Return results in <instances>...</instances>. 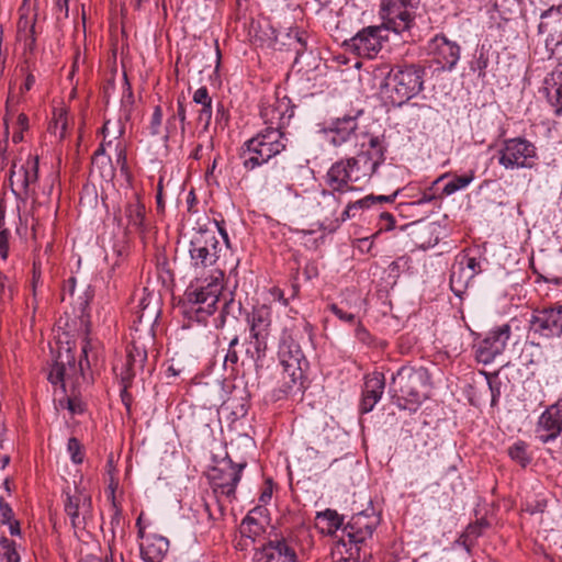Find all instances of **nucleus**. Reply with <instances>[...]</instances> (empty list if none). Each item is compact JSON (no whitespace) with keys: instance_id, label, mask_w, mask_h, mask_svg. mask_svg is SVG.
Listing matches in <instances>:
<instances>
[{"instance_id":"13d9d810","label":"nucleus","mask_w":562,"mask_h":562,"mask_svg":"<svg viewBox=\"0 0 562 562\" xmlns=\"http://www.w3.org/2000/svg\"><path fill=\"white\" fill-rule=\"evenodd\" d=\"M14 518V513L9 503L0 496V524H7Z\"/></svg>"},{"instance_id":"423d86ee","label":"nucleus","mask_w":562,"mask_h":562,"mask_svg":"<svg viewBox=\"0 0 562 562\" xmlns=\"http://www.w3.org/2000/svg\"><path fill=\"white\" fill-rule=\"evenodd\" d=\"M286 146L285 132H279L278 128H262L243 144L240 148L243 167L247 171H252L283 153Z\"/></svg>"},{"instance_id":"6e6552de","label":"nucleus","mask_w":562,"mask_h":562,"mask_svg":"<svg viewBox=\"0 0 562 562\" xmlns=\"http://www.w3.org/2000/svg\"><path fill=\"white\" fill-rule=\"evenodd\" d=\"M505 170L533 169L538 165V148L524 136L503 139L495 155Z\"/></svg>"},{"instance_id":"bb28decb","label":"nucleus","mask_w":562,"mask_h":562,"mask_svg":"<svg viewBox=\"0 0 562 562\" xmlns=\"http://www.w3.org/2000/svg\"><path fill=\"white\" fill-rule=\"evenodd\" d=\"M538 31L540 34H547L546 44L559 46L562 44V12L554 7L546 10L540 16Z\"/></svg>"},{"instance_id":"393cba45","label":"nucleus","mask_w":562,"mask_h":562,"mask_svg":"<svg viewBox=\"0 0 562 562\" xmlns=\"http://www.w3.org/2000/svg\"><path fill=\"white\" fill-rule=\"evenodd\" d=\"M255 562H297L295 550L284 538L269 540L255 553Z\"/></svg>"},{"instance_id":"c756f323","label":"nucleus","mask_w":562,"mask_h":562,"mask_svg":"<svg viewBox=\"0 0 562 562\" xmlns=\"http://www.w3.org/2000/svg\"><path fill=\"white\" fill-rule=\"evenodd\" d=\"M449 172L442 173L436 180H434L430 186L424 190H419L418 199L414 201L401 202L397 204L396 210L403 213L407 207L419 206L426 203H430L437 199H441L443 195H441V192H438L437 186L445 179L449 178Z\"/></svg>"},{"instance_id":"39448f33","label":"nucleus","mask_w":562,"mask_h":562,"mask_svg":"<svg viewBox=\"0 0 562 562\" xmlns=\"http://www.w3.org/2000/svg\"><path fill=\"white\" fill-rule=\"evenodd\" d=\"M374 175V162L364 156L341 158L335 161L324 176L325 186L346 194L356 191V184L367 183Z\"/></svg>"},{"instance_id":"1a4fd4ad","label":"nucleus","mask_w":562,"mask_h":562,"mask_svg":"<svg viewBox=\"0 0 562 562\" xmlns=\"http://www.w3.org/2000/svg\"><path fill=\"white\" fill-rule=\"evenodd\" d=\"M246 322L249 339L246 355L255 362L265 359L268 350V338L272 326V311L267 305L255 306L247 314Z\"/></svg>"},{"instance_id":"5fc2aeb1","label":"nucleus","mask_w":562,"mask_h":562,"mask_svg":"<svg viewBox=\"0 0 562 562\" xmlns=\"http://www.w3.org/2000/svg\"><path fill=\"white\" fill-rule=\"evenodd\" d=\"M7 429L0 425V470H3L10 462V453L5 443Z\"/></svg>"},{"instance_id":"774afa93","label":"nucleus","mask_w":562,"mask_h":562,"mask_svg":"<svg viewBox=\"0 0 562 562\" xmlns=\"http://www.w3.org/2000/svg\"><path fill=\"white\" fill-rule=\"evenodd\" d=\"M380 222L385 231H392L395 227V218L389 212H382L380 214Z\"/></svg>"},{"instance_id":"7ed1b4c3","label":"nucleus","mask_w":562,"mask_h":562,"mask_svg":"<svg viewBox=\"0 0 562 562\" xmlns=\"http://www.w3.org/2000/svg\"><path fill=\"white\" fill-rule=\"evenodd\" d=\"M344 204V194L331 188H316L296 195V207L315 216L319 228L327 233H335L340 227V209Z\"/></svg>"},{"instance_id":"f704fd0d","label":"nucleus","mask_w":562,"mask_h":562,"mask_svg":"<svg viewBox=\"0 0 562 562\" xmlns=\"http://www.w3.org/2000/svg\"><path fill=\"white\" fill-rule=\"evenodd\" d=\"M473 280V277L470 276L465 270L460 267L458 262H456L452 267L450 274V288L456 296L462 297L465 290L469 286V283Z\"/></svg>"},{"instance_id":"c9c22d12","label":"nucleus","mask_w":562,"mask_h":562,"mask_svg":"<svg viewBox=\"0 0 562 562\" xmlns=\"http://www.w3.org/2000/svg\"><path fill=\"white\" fill-rule=\"evenodd\" d=\"M125 360L130 362V366L137 370H143L147 360V349L139 338H134L131 345H128Z\"/></svg>"},{"instance_id":"338daca9","label":"nucleus","mask_w":562,"mask_h":562,"mask_svg":"<svg viewBox=\"0 0 562 562\" xmlns=\"http://www.w3.org/2000/svg\"><path fill=\"white\" fill-rule=\"evenodd\" d=\"M19 41L23 42L25 49L33 52L36 46L35 31L24 34Z\"/></svg>"},{"instance_id":"79ce46f5","label":"nucleus","mask_w":562,"mask_h":562,"mask_svg":"<svg viewBox=\"0 0 562 562\" xmlns=\"http://www.w3.org/2000/svg\"><path fill=\"white\" fill-rule=\"evenodd\" d=\"M113 370L120 378L121 383L123 386H125V389H128L131 386L132 381L138 371L136 368L130 366V362L126 360L122 362L121 366L115 364L113 367Z\"/></svg>"},{"instance_id":"37998d69","label":"nucleus","mask_w":562,"mask_h":562,"mask_svg":"<svg viewBox=\"0 0 562 562\" xmlns=\"http://www.w3.org/2000/svg\"><path fill=\"white\" fill-rule=\"evenodd\" d=\"M457 262L473 278L482 272L481 261L476 257L464 254L458 257Z\"/></svg>"},{"instance_id":"a18cd8bd","label":"nucleus","mask_w":562,"mask_h":562,"mask_svg":"<svg viewBox=\"0 0 562 562\" xmlns=\"http://www.w3.org/2000/svg\"><path fill=\"white\" fill-rule=\"evenodd\" d=\"M484 375L486 376L487 385H488V389L491 392V406L495 407V406H497L499 398H501L502 382L498 379V375L496 373L491 374V373L484 372Z\"/></svg>"},{"instance_id":"680f3d73","label":"nucleus","mask_w":562,"mask_h":562,"mask_svg":"<svg viewBox=\"0 0 562 562\" xmlns=\"http://www.w3.org/2000/svg\"><path fill=\"white\" fill-rule=\"evenodd\" d=\"M97 167L101 169L103 178L112 179L114 177V168L110 157L101 158Z\"/></svg>"},{"instance_id":"69168bd1","label":"nucleus","mask_w":562,"mask_h":562,"mask_svg":"<svg viewBox=\"0 0 562 562\" xmlns=\"http://www.w3.org/2000/svg\"><path fill=\"white\" fill-rule=\"evenodd\" d=\"M356 337L359 341H361L364 345L372 344V337L370 333L360 323L356 328Z\"/></svg>"},{"instance_id":"c03bdc74","label":"nucleus","mask_w":562,"mask_h":562,"mask_svg":"<svg viewBox=\"0 0 562 562\" xmlns=\"http://www.w3.org/2000/svg\"><path fill=\"white\" fill-rule=\"evenodd\" d=\"M14 295V283L11 278L0 271V305L10 302Z\"/></svg>"},{"instance_id":"473e14b6","label":"nucleus","mask_w":562,"mask_h":562,"mask_svg":"<svg viewBox=\"0 0 562 562\" xmlns=\"http://www.w3.org/2000/svg\"><path fill=\"white\" fill-rule=\"evenodd\" d=\"M36 78L32 72H26L24 82L19 88V93L15 95L12 91L9 92L7 103H5V116H4V123L8 126L10 116L13 114V108L21 102H23L24 94L29 92L35 85Z\"/></svg>"},{"instance_id":"aec40b11","label":"nucleus","mask_w":562,"mask_h":562,"mask_svg":"<svg viewBox=\"0 0 562 562\" xmlns=\"http://www.w3.org/2000/svg\"><path fill=\"white\" fill-rule=\"evenodd\" d=\"M460 46L438 34L429 42V52L441 69L452 70L460 59Z\"/></svg>"},{"instance_id":"a211bd4d","label":"nucleus","mask_w":562,"mask_h":562,"mask_svg":"<svg viewBox=\"0 0 562 562\" xmlns=\"http://www.w3.org/2000/svg\"><path fill=\"white\" fill-rule=\"evenodd\" d=\"M380 516L374 509L363 510L355 514L350 520L344 526L342 532L352 542L366 543L370 539L380 524Z\"/></svg>"},{"instance_id":"20e7f679","label":"nucleus","mask_w":562,"mask_h":562,"mask_svg":"<svg viewBox=\"0 0 562 562\" xmlns=\"http://www.w3.org/2000/svg\"><path fill=\"white\" fill-rule=\"evenodd\" d=\"M278 358L283 368L282 380L284 394L302 391L306 380L308 361L295 339L293 328H283L278 349Z\"/></svg>"},{"instance_id":"b1692460","label":"nucleus","mask_w":562,"mask_h":562,"mask_svg":"<svg viewBox=\"0 0 562 562\" xmlns=\"http://www.w3.org/2000/svg\"><path fill=\"white\" fill-rule=\"evenodd\" d=\"M358 128L356 116L345 115L333 120L321 130L325 139L335 147H339L351 139Z\"/></svg>"},{"instance_id":"5701e85b","label":"nucleus","mask_w":562,"mask_h":562,"mask_svg":"<svg viewBox=\"0 0 562 562\" xmlns=\"http://www.w3.org/2000/svg\"><path fill=\"white\" fill-rule=\"evenodd\" d=\"M119 225L124 227L126 234H143L146 231V207L138 193H135L124 205Z\"/></svg>"},{"instance_id":"de8ad7c7","label":"nucleus","mask_w":562,"mask_h":562,"mask_svg":"<svg viewBox=\"0 0 562 562\" xmlns=\"http://www.w3.org/2000/svg\"><path fill=\"white\" fill-rule=\"evenodd\" d=\"M488 66V57L483 49L474 55L473 60L470 64V68L473 72H476L480 78H484L486 75V68Z\"/></svg>"},{"instance_id":"09e8293b","label":"nucleus","mask_w":562,"mask_h":562,"mask_svg":"<svg viewBox=\"0 0 562 562\" xmlns=\"http://www.w3.org/2000/svg\"><path fill=\"white\" fill-rule=\"evenodd\" d=\"M67 451L70 454V459L75 464H80L83 462L85 452L82 450V445L75 437L69 438L67 443Z\"/></svg>"},{"instance_id":"4be33fe9","label":"nucleus","mask_w":562,"mask_h":562,"mask_svg":"<svg viewBox=\"0 0 562 562\" xmlns=\"http://www.w3.org/2000/svg\"><path fill=\"white\" fill-rule=\"evenodd\" d=\"M65 512L69 516L71 525L76 529H83L86 526V519L91 512V497L83 493V491L76 488L74 494L69 491H65Z\"/></svg>"},{"instance_id":"f3484780","label":"nucleus","mask_w":562,"mask_h":562,"mask_svg":"<svg viewBox=\"0 0 562 562\" xmlns=\"http://www.w3.org/2000/svg\"><path fill=\"white\" fill-rule=\"evenodd\" d=\"M142 513L136 519L137 536L142 540L139 544L140 558L144 562H162L169 550V540L155 533H145Z\"/></svg>"},{"instance_id":"ea45409f","label":"nucleus","mask_w":562,"mask_h":562,"mask_svg":"<svg viewBox=\"0 0 562 562\" xmlns=\"http://www.w3.org/2000/svg\"><path fill=\"white\" fill-rule=\"evenodd\" d=\"M67 127L68 120L66 111L64 109L55 110L53 121L48 127L49 132L59 139H63L66 136Z\"/></svg>"},{"instance_id":"a19ab883","label":"nucleus","mask_w":562,"mask_h":562,"mask_svg":"<svg viewBox=\"0 0 562 562\" xmlns=\"http://www.w3.org/2000/svg\"><path fill=\"white\" fill-rule=\"evenodd\" d=\"M0 560L1 562H20L21 558L13 540L7 537L0 538Z\"/></svg>"},{"instance_id":"4468645a","label":"nucleus","mask_w":562,"mask_h":562,"mask_svg":"<svg viewBox=\"0 0 562 562\" xmlns=\"http://www.w3.org/2000/svg\"><path fill=\"white\" fill-rule=\"evenodd\" d=\"M260 116L267 125L265 128L284 132L291 119L294 116V105L289 97H279L265 101L260 109Z\"/></svg>"},{"instance_id":"a878e982","label":"nucleus","mask_w":562,"mask_h":562,"mask_svg":"<svg viewBox=\"0 0 562 562\" xmlns=\"http://www.w3.org/2000/svg\"><path fill=\"white\" fill-rule=\"evenodd\" d=\"M385 389V378L381 372L368 374L364 379L359 409L362 414L371 412L381 400Z\"/></svg>"},{"instance_id":"603ef678","label":"nucleus","mask_w":562,"mask_h":562,"mask_svg":"<svg viewBox=\"0 0 562 562\" xmlns=\"http://www.w3.org/2000/svg\"><path fill=\"white\" fill-rule=\"evenodd\" d=\"M36 18H30L21 14L18 22V38H22L24 34L35 31Z\"/></svg>"},{"instance_id":"f03ea898","label":"nucleus","mask_w":562,"mask_h":562,"mask_svg":"<svg viewBox=\"0 0 562 562\" xmlns=\"http://www.w3.org/2000/svg\"><path fill=\"white\" fill-rule=\"evenodd\" d=\"M429 386L430 376L426 368L404 364L392 375L390 393L398 408L416 412L428 398Z\"/></svg>"},{"instance_id":"412c9836","label":"nucleus","mask_w":562,"mask_h":562,"mask_svg":"<svg viewBox=\"0 0 562 562\" xmlns=\"http://www.w3.org/2000/svg\"><path fill=\"white\" fill-rule=\"evenodd\" d=\"M398 193L400 191H394L389 195L368 194L359 200L347 201L340 209V226L347 221L360 217L364 211L370 210L376 205L383 203H393Z\"/></svg>"},{"instance_id":"4c0bfd02","label":"nucleus","mask_w":562,"mask_h":562,"mask_svg":"<svg viewBox=\"0 0 562 562\" xmlns=\"http://www.w3.org/2000/svg\"><path fill=\"white\" fill-rule=\"evenodd\" d=\"M254 512H250L243 520L239 526V531L243 537L249 538L255 541L258 537H260L265 529L263 525L258 522L256 518L252 516Z\"/></svg>"},{"instance_id":"49530a36","label":"nucleus","mask_w":562,"mask_h":562,"mask_svg":"<svg viewBox=\"0 0 562 562\" xmlns=\"http://www.w3.org/2000/svg\"><path fill=\"white\" fill-rule=\"evenodd\" d=\"M239 344L238 336H235L228 344V348L226 351V355L224 357V367L225 369H231L232 371H235V368L238 363L239 357L238 352L236 350V347Z\"/></svg>"},{"instance_id":"0eeeda50","label":"nucleus","mask_w":562,"mask_h":562,"mask_svg":"<svg viewBox=\"0 0 562 562\" xmlns=\"http://www.w3.org/2000/svg\"><path fill=\"white\" fill-rule=\"evenodd\" d=\"M425 69L418 65L394 66L384 79L382 93L393 105H402L424 88Z\"/></svg>"},{"instance_id":"0e129e2a","label":"nucleus","mask_w":562,"mask_h":562,"mask_svg":"<svg viewBox=\"0 0 562 562\" xmlns=\"http://www.w3.org/2000/svg\"><path fill=\"white\" fill-rule=\"evenodd\" d=\"M116 164L120 167L122 173L127 175L128 172V166H127V157L125 149L117 145L116 146Z\"/></svg>"},{"instance_id":"3c124183","label":"nucleus","mask_w":562,"mask_h":562,"mask_svg":"<svg viewBox=\"0 0 562 562\" xmlns=\"http://www.w3.org/2000/svg\"><path fill=\"white\" fill-rule=\"evenodd\" d=\"M81 358L79 360L80 369L83 370L85 366L88 368L91 366V361H94L95 355L93 353V344L91 340L86 339L81 347Z\"/></svg>"},{"instance_id":"bf43d9fd","label":"nucleus","mask_w":562,"mask_h":562,"mask_svg":"<svg viewBox=\"0 0 562 562\" xmlns=\"http://www.w3.org/2000/svg\"><path fill=\"white\" fill-rule=\"evenodd\" d=\"M177 117H176V113H170L167 121H166V126H165V136L164 138L167 140L171 137H173L177 133H178V125H177Z\"/></svg>"},{"instance_id":"f257e3e1","label":"nucleus","mask_w":562,"mask_h":562,"mask_svg":"<svg viewBox=\"0 0 562 562\" xmlns=\"http://www.w3.org/2000/svg\"><path fill=\"white\" fill-rule=\"evenodd\" d=\"M225 246L215 232L198 229L191 237L189 256L191 267L198 273L209 271L206 277L196 278L184 292L183 315L189 322L206 324L215 313L220 295L224 289L225 271L222 268V257L228 251V235L216 223Z\"/></svg>"},{"instance_id":"6e6d98bb","label":"nucleus","mask_w":562,"mask_h":562,"mask_svg":"<svg viewBox=\"0 0 562 562\" xmlns=\"http://www.w3.org/2000/svg\"><path fill=\"white\" fill-rule=\"evenodd\" d=\"M65 375H66L65 366L60 362H55V364L52 367V369L48 373V381L52 384L61 383V385L64 386Z\"/></svg>"},{"instance_id":"c85d7f7f","label":"nucleus","mask_w":562,"mask_h":562,"mask_svg":"<svg viewBox=\"0 0 562 562\" xmlns=\"http://www.w3.org/2000/svg\"><path fill=\"white\" fill-rule=\"evenodd\" d=\"M547 98L557 115H562V70L552 71L544 79Z\"/></svg>"},{"instance_id":"ddd939ff","label":"nucleus","mask_w":562,"mask_h":562,"mask_svg":"<svg viewBox=\"0 0 562 562\" xmlns=\"http://www.w3.org/2000/svg\"><path fill=\"white\" fill-rule=\"evenodd\" d=\"M38 181V157L29 155L20 164H13L10 171V184L15 195L31 198L35 195Z\"/></svg>"},{"instance_id":"8fccbe9b","label":"nucleus","mask_w":562,"mask_h":562,"mask_svg":"<svg viewBox=\"0 0 562 562\" xmlns=\"http://www.w3.org/2000/svg\"><path fill=\"white\" fill-rule=\"evenodd\" d=\"M170 113H176V117L179 120L180 123V133L181 136H184L186 133V125H187V109H186V98L179 97L177 99V110L175 111L172 109V105L169 106Z\"/></svg>"},{"instance_id":"052dcab7","label":"nucleus","mask_w":562,"mask_h":562,"mask_svg":"<svg viewBox=\"0 0 562 562\" xmlns=\"http://www.w3.org/2000/svg\"><path fill=\"white\" fill-rule=\"evenodd\" d=\"M10 231L0 232V258L5 261L9 258L10 245Z\"/></svg>"},{"instance_id":"9b49d317","label":"nucleus","mask_w":562,"mask_h":562,"mask_svg":"<svg viewBox=\"0 0 562 562\" xmlns=\"http://www.w3.org/2000/svg\"><path fill=\"white\" fill-rule=\"evenodd\" d=\"M246 463H234L231 459L223 460L207 472L213 492L226 498H235L236 487L241 479Z\"/></svg>"},{"instance_id":"f8f14e48","label":"nucleus","mask_w":562,"mask_h":562,"mask_svg":"<svg viewBox=\"0 0 562 562\" xmlns=\"http://www.w3.org/2000/svg\"><path fill=\"white\" fill-rule=\"evenodd\" d=\"M389 31L391 30L383 23L370 25L360 30L346 45L358 56L371 59L379 54L387 41Z\"/></svg>"},{"instance_id":"2f4dec72","label":"nucleus","mask_w":562,"mask_h":562,"mask_svg":"<svg viewBox=\"0 0 562 562\" xmlns=\"http://www.w3.org/2000/svg\"><path fill=\"white\" fill-rule=\"evenodd\" d=\"M316 520L319 526L321 532L327 536H333L344 525V516L339 515L337 510L326 508L325 510L316 513Z\"/></svg>"},{"instance_id":"cd10ccee","label":"nucleus","mask_w":562,"mask_h":562,"mask_svg":"<svg viewBox=\"0 0 562 562\" xmlns=\"http://www.w3.org/2000/svg\"><path fill=\"white\" fill-rule=\"evenodd\" d=\"M192 100L195 104L201 105L200 110L196 112V123L202 127L203 133L207 132L213 115V100L209 93L207 88L200 87L196 89L193 93Z\"/></svg>"},{"instance_id":"e433bc0d","label":"nucleus","mask_w":562,"mask_h":562,"mask_svg":"<svg viewBox=\"0 0 562 562\" xmlns=\"http://www.w3.org/2000/svg\"><path fill=\"white\" fill-rule=\"evenodd\" d=\"M369 147V150L361 151L358 155H364L371 160V162H374L375 172L378 167L384 161L385 147L383 146V142L379 136L370 137Z\"/></svg>"},{"instance_id":"6ab92c4d","label":"nucleus","mask_w":562,"mask_h":562,"mask_svg":"<svg viewBox=\"0 0 562 562\" xmlns=\"http://www.w3.org/2000/svg\"><path fill=\"white\" fill-rule=\"evenodd\" d=\"M537 438L543 442H550L562 434V403L558 402L549 406L538 418L536 426Z\"/></svg>"},{"instance_id":"9d476101","label":"nucleus","mask_w":562,"mask_h":562,"mask_svg":"<svg viewBox=\"0 0 562 562\" xmlns=\"http://www.w3.org/2000/svg\"><path fill=\"white\" fill-rule=\"evenodd\" d=\"M420 0H381L382 23L396 34L408 31L415 21Z\"/></svg>"},{"instance_id":"72a5a7b5","label":"nucleus","mask_w":562,"mask_h":562,"mask_svg":"<svg viewBox=\"0 0 562 562\" xmlns=\"http://www.w3.org/2000/svg\"><path fill=\"white\" fill-rule=\"evenodd\" d=\"M449 177L451 179L445 183L441 195L450 196L458 191L467 189L475 179V169H470L463 175H450Z\"/></svg>"},{"instance_id":"4d7b16f0","label":"nucleus","mask_w":562,"mask_h":562,"mask_svg":"<svg viewBox=\"0 0 562 562\" xmlns=\"http://www.w3.org/2000/svg\"><path fill=\"white\" fill-rule=\"evenodd\" d=\"M112 512L113 513H112L111 519H110V527H111L113 537H115L116 529L121 528V525L123 521L122 512L117 507L115 502L112 503Z\"/></svg>"},{"instance_id":"58836bf2","label":"nucleus","mask_w":562,"mask_h":562,"mask_svg":"<svg viewBox=\"0 0 562 562\" xmlns=\"http://www.w3.org/2000/svg\"><path fill=\"white\" fill-rule=\"evenodd\" d=\"M508 456L522 468L527 467L531 462V456L528 452V445L522 440L514 442L508 448Z\"/></svg>"},{"instance_id":"dca6fc26","label":"nucleus","mask_w":562,"mask_h":562,"mask_svg":"<svg viewBox=\"0 0 562 562\" xmlns=\"http://www.w3.org/2000/svg\"><path fill=\"white\" fill-rule=\"evenodd\" d=\"M530 328L535 334L544 338H559L562 336V304L533 311Z\"/></svg>"},{"instance_id":"864d4df0","label":"nucleus","mask_w":562,"mask_h":562,"mask_svg":"<svg viewBox=\"0 0 562 562\" xmlns=\"http://www.w3.org/2000/svg\"><path fill=\"white\" fill-rule=\"evenodd\" d=\"M162 117H164V113H162L161 106L156 105L154 108V111H153V114L150 117V122H149V131L153 136H157L160 134Z\"/></svg>"},{"instance_id":"7c9ffc66","label":"nucleus","mask_w":562,"mask_h":562,"mask_svg":"<svg viewBox=\"0 0 562 562\" xmlns=\"http://www.w3.org/2000/svg\"><path fill=\"white\" fill-rule=\"evenodd\" d=\"M351 540L341 531V537L335 542L333 554L339 557V562H356L360 559L362 543Z\"/></svg>"},{"instance_id":"e2e57ef3","label":"nucleus","mask_w":562,"mask_h":562,"mask_svg":"<svg viewBox=\"0 0 562 562\" xmlns=\"http://www.w3.org/2000/svg\"><path fill=\"white\" fill-rule=\"evenodd\" d=\"M328 308L340 321L346 322V323L355 322L356 316L352 313H347V312L342 311L337 304L333 303L328 306Z\"/></svg>"},{"instance_id":"2eb2a0df","label":"nucleus","mask_w":562,"mask_h":562,"mask_svg":"<svg viewBox=\"0 0 562 562\" xmlns=\"http://www.w3.org/2000/svg\"><path fill=\"white\" fill-rule=\"evenodd\" d=\"M510 334L508 324L492 329L474 345L475 359L483 364L492 363L504 351Z\"/></svg>"}]
</instances>
